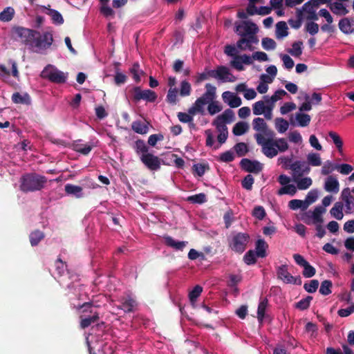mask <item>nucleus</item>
Segmentation results:
<instances>
[{
    "mask_svg": "<svg viewBox=\"0 0 354 354\" xmlns=\"http://www.w3.org/2000/svg\"><path fill=\"white\" fill-rule=\"evenodd\" d=\"M140 161L151 171H157L160 168L161 160L151 153H145L140 156Z\"/></svg>",
    "mask_w": 354,
    "mask_h": 354,
    "instance_id": "obj_10",
    "label": "nucleus"
},
{
    "mask_svg": "<svg viewBox=\"0 0 354 354\" xmlns=\"http://www.w3.org/2000/svg\"><path fill=\"white\" fill-rule=\"evenodd\" d=\"M342 199L345 203V213L351 214L354 212V197L351 194L349 188H345L342 192Z\"/></svg>",
    "mask_w": 354,
    "mask_h": 354,
    "instance_id": "obj_15",
    "label": "nucleus"
},
{
    "mask_svg": "<svg viewBox=\"0 0 354 354\" xmlns=\"http://www.w3.org/2000/svg\"><path fill=\"white\" fill-rule=\"evenodd\" d=\"M257 26L250 21H243L236 26V32L241 37H257Z\"/></svg>",
    "mask_w": 354,
    "mask_h": 354,
    "instance_id": "obj_9",
    "label": "nucleus"
},
{
    "mask_svg": "<svg viewBox=\"0 0 354 354\" xmlns=\"http://www.w3.org/2000/svg\"><path fill=\"white\" fill-rule=\"evenodd\" d=\"M231 75L229 69L224 66H219L216 68L217 79L225 82L228 80V75Z\"/></svg>",
    "mask_w": 354,
    "mask_h": 354,
    "instance_id": "obj_47",
    "label": "nucleus"
},
{
    "mask_svg": "<svg viewBox=\"0 0 354 354\" xmlns=\"http://www.w3.org/2000/svg\"><path fill=\"white\" fill-rule=\"evenodd\" d=\"M205 92L201 97H198L192 106L189 109V113L196 115L197 113L203 114V106L208 104L207 110L210 115H214L220 112L223 107L218 101H214L216 97V88L212 84L207 83L205 84Z\"/></svg>",
    "mask_w": 354,
    "mask_h": 354,
    "instance_id": "obj_1",
    "label": "nucleus"
},
{
    "mask_svg": "<svg viewBox=\"0 0 354 354\" xmlns=\"http://www.w3.org/2000/svg\"><path fill=\"white\" fill-rule=\"evenodd\" d=\"M133 149L138 155L141 156L145 153H149V147L147 145L144 140L140 139L135 142Z\"/></svg>",
    "mask_w": 354,
    "mask_h": 354,
    "instance_id": "obj_38",
    "label": "nucleus"
},
{
    "mask_svg": "<svg viewBox=\"0 0 354 354\" xmlns=\"http://www.w3.org/2000/svg\"><path fill=\"white\" fill-rule=\"evenodd\" d=\"M295 118L298 122V124L300 127H307L310 122V116L306 113H297L295 115Z\"/></svg>",
    "mask_w": 354,
    "mask_h": 354,
    "instance_id": "obj_46",
    "label": "nucleus"
},
{
    "mask_svg": "<svg viewBox=\"0 0 354 354\" xmlns=\"http://www.w3.org/2000/svg\"><path fill=\"white\" fill-rule=\"evenodd\" d=\"M303 42L301 41H295L292 44V48L287 49V52L292 56L299 57L302 54Z\"/></svg>",
    "mask_w": 354,
    "mask_h": 354,
    "instance_id": "obj_32",
    "label": "nucleus"
},
{
    "mask_svg": "<svg viewBox=\"0 0 354 354\" xmlns=\"http://www.w3.org/2000/svg\"><path fill=\"white\" fill-rule=\"evenodd\" d=\"M268 305V299L266 297H261L257 309V319L259 323H262L263 322Z\"/></svg>",
    "mask_w": 354,
    "mask_h": 354,
    "instance_id": "obj_24",
    "label": "nucleus"
},
{
    "mask_svg": "<svg viewBox=\"0 0 354 354\" xmlns=\"http://www.w3.org/2000/svg\"><path fill=\"white\" fill-rule=\"evenodd\" d=\"M268 248V243L261 239H258L255 243L256 255L260 258L266 257V250Z\"/></svg>",
    "mask_w": 354,
    "mask_h": 354,
    "instance_id": "obj_25",
    "label": "nucleus"
},
{
    "mask_svg": "<svg viewBox=\"0 0 354 354\" xmlns=\"http://www.w3.org/2000/svg\"><path fill=\"white\" fill-rule=\"evenodd\" d=\"M276 37L277 39L283 38L288 35V28L285 21H279L276 24Z\"/></svg>",
    "mask_w": 354,
    "mask_h": 354,
    "instance_id": "obj_28",
    "label": "nucleus"
},
{
    "mask_svg": "<svg viewBox=\"0 0 354 354\" xmlns=\"http://www.w3.org/2000/svg\"><path fill=\"white\" fill-rule=\"evenodd\" d=\"M44 237V234L39 230H35L30 234V241L32 246L37 245Z\"/></svg>",
    "mask_w": 354,
    "mask_h": 354,
    "instance_id": "obj_50",
    "label": "nucleus"
},
{
    "mask_svg": "<svg viewBox=\"0 0 354 354\" xmlns=\"http://www.w3.org/2000/svg\"><path fill=\"white\" fill-rule=\"evenodd\" d=\"M12 38L19 41L26 46H31L34 34H37V30L24 28L21 26H14L11 30Z\"/></svg>",
    "mask_w": 354,
    "mask_h": 354,
    "instance_id": "obj_4",
    "label": "nucleus"
},
{
    "mask_svg": "<svg viewBox=\"0 0 354 354\" xmlns=\"http://www.w3.org/2000/svg\"><path fill=\"white\" fill-rule=\"evenodd\" d=\"M178 89L174 88L169 89L167 95L166 96V101L170 104H176L178 101Z\"/></svg>",
    "mask_w": 354,
    "mask_h": 354,
    "instance_id": "obj_57",
    "label": "nucleus"
},
{
    "mask_svg": "<svg viewBox=\"0 0 354 354\" xmlns=\"http://www.w3.org/2000/svg\"><path fill=\"white\" fill-rule=\"evenodd\" d=\"M326 212V208L323 206H317L313 211L308 212V216L312 218L313 221H323L322 214Z\"/></svg>",
    "mask_w": 354,
    "mask_h": 354,
    "instance_id": "obj_29",
    "label": "nucleus"
},
{
    "mask_svg": "<svg viewBox=\"0 0 354 354\" xmlns=\"http://www.w3.org/2000/svg\"><path fill=\"white\" fill-rule=\"evenodd\" d=\"M301 161L297 160L293 163L290 164L289 166V169L293 171V178L301 177L303 176V172L301 170Z\"/></svg>",
    "mask_w": 354,
    "mask_h": 354,
    "instance_id": "obj_51",
    "label": "nucleus"
},
{
    "mask_svg": "<svg viewBox=\"0 0 354 354\" xmlns=\"http://www.w3.org/2000/svg\"><path fill=\"white\" fill-rule=\"evenodd\" d=\"M254 138L259 145L262 147L263 153L269 158H272L278 153V150L276 149V143L272 137L266 138L262 134H255Z\"/></svg>",
    "mask_w": 354,
    "mask_h": 354,
    "instance_id": "obj_5",
    "label": "nucleus"
},
{
    "mask_svg": "<svg viewBox=\"0 0 354 354\" xmlns=\"http://www.w3.org/2000/svg\"><path fill=\"white\" fill-rule=\"evenodd\" d=\"M328 136L331 138L333 140V142L335 145L336 148L337 149L338 151L342 153L343 150V141L339 136V135L335 132V131H329L328 132Z\"/></svg>",
    "mask_w": 354,
    "mask_h": 354,
    "instance_id": "obj_36",
    "label": "nucleus"
},
{
    "mask_svg": "<svg viewBox=\"0 0 354 354\" xmlns=\"http://www.w3.org/2000/svg\"><path fill=\"white\" fill-rule=\"evenodd\" d=\"M249 126L245 122H239L233 127L232 132L235 136H241L248 130Z\"/></svg>",
    "mask_w": 354,
    "mask_h": 354,
    "instance_id": "obj_41",
    "label": "nucleus"
},
{
    "mask_svg": "<svg viewBox=\"0 0 354 354\" xmlns=\"http://www.w3.org/2000/svg\"><path fill=\"white\" fill-rule=\"evenodd\" d=\"M297 19L296 20L290 19L288 21V23L290 25V26L295 29H298L301 26V22L303 20L302 10H300L299 9L297 10Z\"/></svg>",
    "mask_w": 354,
    "mask_h": 354,
    "instance_id": "obj_60",
    "label": "nucleus"
},
{
    "mask_svg": "<svg viewBox=\"0 0 354 354\" xmlns=\"http://www.w3.org/2000/svg\"><path fill=\"white\" fill-rule=\"evenodd\" d=\"M48 11L46 14L51 17V19L53 23L57 25H61L64 24V18L62 15L56 10L47 8Z\"/></svg>",
    "mask_w": 354,
    "mask_h": 354,
    "instance_id": "obj_34",
    "label": "nucleus"
},
{
    "mask_svg": "<svg viewBox=\"0 0 354 354\" xmlns=\"http://www.w3.org/2000/svg\"><path fill=\"white\" fill-rule=\"evenodd\" d=\"M337 164H334L331 161L327 160L322 167L321 174L324 176L328 175L332 171L337 169Z\"/></svg>",
    "mask_w": 354,
    "mask_h": 354,
    "instance_id": "obj_54",
    "label": "nucleus"
},
{
    "mask_svg": "<svg viewBox=\"0 0 354 354\" xmlns=\"http://www.w3.org/2000/svg\"><path fill=\"white\" fill-rule=\"evenodd\" d=\"M37 34H34L30 48L37 53L43 54L48 49L54 41L51 32H44L42 34L37 30Z\"/></svg>",
    "mask_w": 354,
    "mask_h": 354,
    "instance_id": "obj_3",
    "label": "nucleus"
},
{
    "mask_svg": "<svg viewBox=\"0 0 354 354\" xmlns=\"http://www.w3.org/2000/svg\"><path fill=\"white\" fill-rule=\"evenodd\" d=\"M241 167L247 172L258 174L262 169V165L257 160L243 158L240 162Z\"/></svg>",
    "mask_w": 354,
    "mask_h": 354,
    "instance_id": "obj_12",
    "label": "nucleus"
},
{
    "mask_svg": "<svg viewBox=\"0 0 354 354\" xmlns=\"http://www.w3.org/2000/svg\"><path fill=\"white\" fill-rule=\"evenodd\" d=\"M252 214L255 218L258 220H263L265 218L266 213L265 209L262 206H257L253 209Z\"/></svg>",
    "mask_w": 354,
    "mask_h": 354,
    "instance_id": "obj_63",
    "label": "nucleus"
},
{
    "mask_svg": "<svg viewBox=\"0 0 354 354\" xmlns=\"http://www.w3.org/2000/svg\"><path fill=\"white\" fill-rule=\"evenodd\" d=\"M333 286V283L330 280H324L322 282L321 286L319 288V293L322 295L326 296L331 293V288Z\"/></svg>",
    "mask_w": 354,
    "mask_h": 354,
    "instance_id": "obj_52",
    "label": "nucleus"
},
{
    "mask_svg": "<svg viewBox=\"0 0 354 354\" xmlns=\"http://www.w3.org/2000/svg\"><path fill=\"white\" fill-rule=\"evenodd\" d=\"M187 201L192 204H203L207 201L206 195L204 193L192 195L187 197Z\"/></svg>",
    "mask_w": 354,
    "mask_h": 354,
    "instance_id": "obj_45",
    "label": "nucleus"
},
{
    "mask_svg": "<svg viewBox=\"0 0 354 354\" xmlns=\"http://www.w3.org/2000/svg\"><path fill=\"white\" fill-rule=\"evenodd\" d=\"M313 300L312 296H307L295 304V307L299 310H304L309 308L310 304Z\"/></svg>",
    "mask_w": 354,
    "mask_h": 354,
    "instance_id": "obj_58",
    "label": "nucleus"
},
{
    "mask_svg": "<svg viewBox=\"0 0 354 354\" xmlns=\"http://www.w3.org/2000/svg\"><path fill=\"white\" fill-rule=\"evenodd\" d=\"M48 67H50L51 69L48 70L47 67L45 68L41 72L42 77L48 79L51 82L55 84H63L66 82L67 73H64L57 68L52 67L50 65Z\"/></svg>",
    "mask_w": 354,
    "mask_h": 354,
    "instance_id": "obj_7",
    "label": "nucleus"
},
{
    "mask_svg": "<svg viewBox=\"0 0 354 354\" xmlns=\"http://www.w3.org/2000/svg\"><path fill=\"white\" fill-rule=\"evenodd\" d=\"M131 128L136 133L139 134H146L149 131L148 126L139 120L133 122Z\"/></svg>",
    "mask_w": 354,
    "mask_h": 354,
    "instance_id": "obj_39",
    "label": "nucleus"
},
{
    "mask_svg": "<svg viewBox=\"0 0 354 354\" xmlns=\"http://www.w3.org/2000/svg\"><path fill=\"white\" fill-rule=\"evenodd\" d=\"M91 315L88 317L81 315L80 317V326L82 329H85L92 324L97 322L100 319L99 313L97 311L90 310Z\"/></svg>",
    "mask_w": 354,
    "mask_h": 354,
    "instance_id": "obj_18",
    "label": "nucleus"
},
{
    "mask_svg": "<svg viewBox=\"0 0 354 354\" xmlns=\"http://www.w3.org/2000/svg\"><path fill=\"white\" fill-rule=\"evenodd\" d=\"M308 163L313 167H318L322 165L320 155L317 153H310L307 155Z\"/></svg>",
    "mask_w": 354,
    "mask_h": 354,
    "instance_id": "obj_44",
    "label": "nucleus"
},
{
    "mask_svg": "<svg viewBox=\"0 0 354 354\" xmlns=\"http://www.w3.org/2000/svg\"><path fill=\"white\" fill-rule=\"evenodd\" d=\"M297 177L294 178V180L297 183V188L300 190L306 189L310 187L313 183L312 179L309 177H305L299 178Z\"/></svg>",
    "mask_w": 354,
    "mask_h": 354,
    "instance_id": "obj_35",
    "label": "nucleus"
},
{
    "mask_svg": "<svg viewBox=\"0 0 354 354\" xmlns=\"http://www.w3.org/2000/svg\"><path fill=\"white\" fill-rule=\"evenodd\" d=\"M14 15V8L12 7H7L0 12V21L3 22H8L12 19Z\"/></svg>",
    "mask_w": 354,
    "mask_h": 354,
    "instance_id": "obj_37",
    "label": "nucleus"
},
{
    "mask_svg": "<svg viewBox=\"0 0 354 354\" xmlns=\"http://www.w3.org/2000/svg\"><path fill=\"white\" fill-rule=\"evenodd\" d=\"M65 192L68 194L75 196L77 198H81L82 196V187L78 185L66 184L65 185Z\"/></svg>",
    "mask_w": 354,
    "mask_h": 354,
    "instance_id": "obj_33",
    "label": "nucleus"
},
{
    "mask_svg": "<svg viewBox=\"0 0 354 354\" xmlns=\"http://www.w3.org/2000/svg\"><path fill=\"white\" fill-rule=\"evenodd\" d=\"M234 149L238 156H244L249 151L248 145L245 142H239L236 144Z\"/></svg>",
    "mask_w": 354,
    "mask_h": 354,
    "instance_id": "obj_59",
    "label": "nucleus"
},
{
    "mask_svg": "<svg viewBox=\"0 0 354 354\" xmlns=\"http://www.w3.org/2000/svg\"><path fill=\"white\" fill-rule=\"evenodd\" d=\"M252 57L246 54L237 55L230 61V66L239 71L244 70L243 64L250 65L252 64Z\"/></svg>",
    "mask_w": 354,
    "mask_h": 354,
    "instance_id": "obj_13",
    "label": "nucleus"
},
{
    "mask_svg": "<svg viewBox=\"0 0 354 354\" xmlns=\"http://www.w3.org/2000/svg\"><path fill=\"white\" fill-rule=\"evenodd\" d=\"M130 73L133 75V78L136 83L140 82V74H143V71L140 69V64L138 62H135L132 67L130 68Z\"/></svg>",
    "mask_w": 354,
    "mask_h": 354,
    "instance_id": "obj_53",
    "label": "nucleus"
},
{
    "mask_svg": "<svg viewBox=\"0 0 354 354\" xmlns=\"http://www.w3.org/2000/svg\"><path fill=\"white\" fill-rule=\"evenodd\" d=\"M297 192L296 187L294 185H290L287 184L284 185L283 187H281L278 192L277 194L279 195H283V194H290L291 196H294Z\"/></svg>",
    "mask_w": 354,
    "mask_h": 354,
    "instance_id": "obj_55",
    "label": "nucleus"
},
{
    "mask_svg": "<svg viewBox=\"0 0 354 354\" xmlns=\"http://www.w3.org/2000/svg\"><path fill=\"white\" fill-rule=\"evenodd\" d=\"M136 306V300L131 297H128L127 298L122 299L121 304L118 308L124 310V313H131L133 311V308Z\"/></svg>",
    "mask_w": 354,
    "mask_h": 354,
    "instance_id": "obj_23",
    "label": "nucleus"
},
{
    "mask_svg": "<svg viewBox=\"0 0 354 354\" xmlns=\"http://www.w3.org/2000/svg\"><path fill=\"white\" fill-rule=\"evenodd\" d=\"M343 209H344V204L342 202H336L332 209L330 211V213L331 216L337 219V220H341L343 218Z\"/></svg>",
    "mask_w": 354,
    "mask_h": 354,
    "instance_id": "obj_27",
    "label": "nucleus"
},
{
    "mask_svg": "<svg viewBox=\"0 0 354 354\" xmlns=\"http://www.w3.org/2000/svg\"><path fill=\"white\" fill-rule=\"evenodd\" d=\"M330 9L333 13L337 15H346L348 13V10L341 2H334L330 4Z\"/></svg>",
    "mask_w": 354,
    "mask_h": 354,
    "instance_id": "obj_30",
    "label": "nucleus"
},
{
    "mask_svg": "<svg viewBox=\"0 0 354 354\" xmlns=\"http://www.w3.org/2000/svg\"><path fill=\"white\" fill-rule=\"evenodd\" d=\"M202 292H203V288H202V286H201L199 285H196V286H194L193 290L189 292V299L191 304L193 306H195V303L196 302L198 297L201 295Z\"/></svg>",
    "mask_w": 354,
    "mask_h": 354,
    "instance_id": "obj_43",
    "label": "nucleus"
},
{
    "mask_svg": "<svg viewBox=\"0 0 354 354\" xmlns=\"http://www.w3.org/2000/svg\"><path fill=\"white\" fill-rule=\"evenodd\" d=\"M12 101L15 104H21L29 105L31 103V99L28 93L24 95L20 94L18 92L14 93L12 95Z\"/></svg>",
    "mask_w": 354,
    "mask_h": 354,
    "instance_id": "obj_26",
    "label": "nucleus"
},
{
    "mask_svg": "<svg viewBox=\"0 0 354 354\" xmlns=\"http://www.w3.org/2000/svg\"><path fill=\"white\" fill-rule=\"evenodd\" d=\"M223 101L231 108H236L241 105L242 101L240 97L230 91H225L222 94Z\"/></svg>",
    "mask_w": 354,
    "mask_h": 354,
    "instance_id": "obj_17",
    "label": "nucleus"
},
{
    "mask_svg": "<svg viewBox=\"0 0 354 354\" xmlns=\"http://www.w3.org/2000/svg\"><path fill=\"white\" fill-rule=\"evenodd\" d=\"M261 44L263 48L266 50L275 49L277 44L273 39L264 37L262 39Z\"/></svg>",
    "mask_w": 354,
    "mask_h": 354,
    "instance_id": "obj_62",
    "label": "nucleus"
},
{
    "mask_svg": "<svg viewBox=\"0 0 354 354\" xmlns=\"http://www.w3.org/2000/svg\"><path fill=\"white\" fill-rule=\"evenodd\" d=\"M133 100L138 102L141 100L149 102H154L157 99V94L155 91L150 89L142 90L140 86H135L132 89Z\"/></svg>",
    "mask_w": 354,
    "mask_h": 354,
    "instance_id": "obj_8",
    "label": "nucleus"
},
{
    "mask_svg": "<svg viewBox=\"0 0 354 354\" xmlns=\"http://www.w3.org/2000/svg\"><path fill=\"white\" fill-rule=\"evenodd\" d=\"M93 147V145L82 144L81 140H75L72 144V149L83 155H88Z\"/></svg>",
    "mask_w": 354,
    "mask_h": 354,
    "instance_id": "obj_21",
    "label": "nucleus"
},
{
    "mask_svg": "<svg viewBox=\"0 0 354 354\" xmlns=\"http://www.w3.org/2000/svg\"><path fill=\"white\" fill-rule=\"evenodd\" d=\"M192 86L187 80H183L180 82V95L182 97L189 96L191 94Z\"/></svg>",
    "mask_w": 354,
    "mask_h": 354,
    "instance_id": "obj_56",
    "label": "nucleus"
},
{
    "mask_svg": "<svg viewBox=\"0 0 354 354\" xmlns=\"http://www.w3.org/2000/svg\"><path fill=\"white\" fill-rule=\"evenodd\" d=\"M163 239L167 246L179 251H183L188 243L187 241H176L170 236H165Z\"/></svg>",
    "mask_w": 354,
    "mask_h": 354,
    "instance_id": "obj_22",
    "label": "nucleus"
},
{
    "mask_svg": "<svg viewBox=\"0 0 354 354\" xmlns=\"http://www.w3.org/2000/svg\"><path fill=\"white\" fill-rule=\"evenodd\" d=\"M259 42L257 37H241L236 42V47L239 50L250 51L254 50L253 44H257Z\"/></svg>",
    "mask_w": 354,
    "mask_h": 354,
    "instance_id": "obj_14",
    "label": "nucleus"
},
{
    "mask_svg": "<svg viewBox=\"0 0 354 354\" xmlns=\"http://www.w3.org/2000/svg\"><path fill=\"white\" fill-rule=\"evenodd\" d=\"M275 127L278 132L283 133L288 130L289 123L282 118H277L275 119Z\"/></svg>",
    "mask_w": 354,
    "mask_h": 354,
    "instance_id": "obj_48",
    "label": "nucleus"
},
{
    "mask_svg": "<svg viewBox=\"0 0 354 354\" xmlns=\"http://www.w3.org/2000/svg\"><path fill=\"white\" fill-rule=\"evenodd\" d=\"M319 287V281L317 279H313L309 283H305L304 288L309 293L315 292Z\"/></svg>",
    "mask_w": 354,
    "mask_h": 354,
    "instance_id": "obj_61",
    "label": "nucleus"
},
{
    "mask_svg": "<svg viewBox=\"0 0 354 354\" xmlns=\"http://www.w3.org/2000/svg\"><path fill=\"white\" fill-rule=\"evenodd\" d=\"M20 189L23 192H34L41 190L47 183L44 176L37 173H27L22 175L19 180Z\"/></svg>",
    "mask_w": 354,
    "mask_h": 354,
    "instance_id": "obj_2",
    "label": "nucleus"
},
{
    "mask_svg": "<svg viewBox=\"0 0 354 354\" xmlns=\"http://www.w3.org/2000/svg\"><path fill=\"white\" fill-rule=\"evenodd\" d=\"M338 26L339 30L345 35L354 34V19L344 17L339 20Z\"/></svg>",
    "mask_w": 354,
    "mask_h": 354,
    "instance_id": "obj_16",
    "label": "nucleus"
},
{
    "mask_svg": "<svg viewBox=\"0 0 354 354\" xmlns=\"http://www.w3.org/2000/svg\"><path fill=\"white\" fill-rule=\"evenodd\" d=\"M254 130L260 132L263 136L273 137L274 131L268 128L267 123L261 118H256L252 121Z\"/></svg>",
    "mask_w": 354,
    "mask_h": 354,
    "instance_id": "obj_11",
    "label": "nucleus"
},
{
    "mask_svg": "<svg viewBox=\"0 0 354 354\" xmlns=\"http://www.w3.org/2000/svg\"><path fill=\"white\" fill-rule=\"evenodd\" d=\"M286 95H287V93L284 90L279 89L276 91L275 93L270 97H269L268 95H265L263 98L266 100V104L274 105V103L277 101L281 99V97L283 96H285Z\"/></svg>",
    "mask_w": 354,
    "mask_h": 354,
    "instance_id": "obj_31",
    "label": "nucleus"
},
{
    "mask_svg": "<svg viewBox=\"0 0 354 354\" xmlns=\"http://www.w3.org/2000/svg\"><path fill=\"white\" fill-rule=\"evenodd\" d=\"M277 274L278 279L286 283H290L293 281V276L288 272L287 265H281L277 268Z\"/></svg>",
    "mask_w": 354,
    "mask_h": 354,
    "instance_id": "obj_19",
    "label": "nucleus"
},
{
    "mask_svg": "<svg viewBox=\"0 0 354 354\" xmlns=\"http://www.w3.org/2000/svg\"><path fill=\"white\" fill-rule=\"evenodd\" d=\"M324 189L326 192L337 194L339 190V183L333 176H329L325 180Z\"/></svg>",
    "mask_w": 354,
    "mask_h": 354,
    "instance_id": "obj_20",
    "label": "nucleus"
},
{
    "mask_svg": "<svg viewBox=\"0 0 354 354\" xmlns=\"http://www.w3.org/2000/svg\"><path fill=\"white\" fill-rule=\"evenodd\" d=\"M250 236L247 233L239 232L234 235L230 242V248L234 252L241 254L247 247Z\"/></svg>",
    "mask_w": 354,
    "mask_h": 354,
    "instance_id": "obj_6",
    "label": "nucleus"
},
{
    "mask_svg": "<svg viewBox=\"0 0 354 354\" xmlns=\"http://www.w3.org/2000/svg\"><path fill=\"white\" fill-rule=\"evenodd\" d=\"M256 257V253L253 250H249L245 254L243 261L247 265H252L257 262Z\"/></svg>",
    "mask_w": 354,
    "mask_h": 354,
    "instance_id": "obj_64",
    "label": "nucleus"
},
{
    "mask_svg": "<svg viewBox=\"0 0 354 354\" xmlns=\"http://www.w3.org/2000/svg\"><path fill=\"white\" fill-rule=\"evenodd\" d=\"M265 103H266V101L264 102L262 100L255 102L253 104L252 108L253 113L256 115L263 114L265 112V111L268 109V104L265 105Z\"/></svg>",
    "mask_w": 354,
    "mask_h": 354,
    "instance_id": "obj_49",
    "label": "nucleus"
},
{
    "mask_svg": "<svg viewBox=\"0 0 354 354\" xmlns=\"http://www.w3.org/2000/svg\"><path fill=\"white\" fill-rule=\"evenodd\" d=\"M216 118L225 123L230 124L234 120V113L232 109H227L225 110L222 114L218 115Z\"/></svg>",
    "mask_w": 354,
    "mask_h": 354,
    "instance_id": "obj_40",
    "label": "nucleus"
},
{
    "mask_svg": "<svg viewBox=\"0 0 354 354\" xmlns=\"http://www.w3.org/2000/svg\"><path fill=\"white\" fill-rule=\"evenodd\" d=\"M288 207L292 210L300 209L302 211L307 209L308 207L304 201L299 199H292L289 201Z\"/></svg>",
    "mask_w": 354,
    "mask_h": 354,
    "instance_id": "obj_42",
    "label": "nucleus"
}]
</instances>
